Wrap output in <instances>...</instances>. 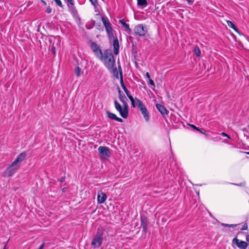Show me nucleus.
<instances>
[{"label": "nucleus", "mask_w": 249, "mask_h": 249, "mask_svg": "<svg viewBox=\"0 0 249 249\" xmlns=\"http://www.w3.org/2000/svg\"><path fill=\"white\" fill-rule=\"evenodd\" d=\"M135 100L136 101V105L137 107L140 110L145 121L148 122L149 120V115L146 107L140 100L137 98H135Z\"/></svg>", "instance_id": "obj_4"}, {"label": "nucleus", "mask_w": 249, "mask_h": 249, "mask_svg": "<svg viewBox=\"0 0 249 249\" xmlns=\"http://www.w3.org/2000/svg\"><path fill=\"white\" fill-rule=\"evenodd\" d=\"M132 55L134 58L137 56V48L136 46L132 45Z\"/></svg>", "instance_id": "obj_20"}, {"label": "nucleus", "mask_w": 249, "mask_h": 249, "mask_svg": "<svg viewBox=\"0 0 249 249\" xmlns=\"http://www.w3.org/2000/svg\"><path fill=\"white\" fill-rule=\"evenodd\" d=\"M247 154H248V155H249V152H247Z\"/></svg>", "instance_id": "obj_50"}, {"label": "nucleus", "mask_w": 249, "mask_h": 249, "mask_svg": "<svg viewBox=\"0 0 249 249\" xmlns=\"http://www.w3.org/2000/svg\"><path fill=\"white\" fill-rule=\"evenodd\" d=\"M98 151L102 159H106L109 157L110 152L107 147L100 146L98 148Z\"/></svg>", "instance_id": "obj_6"}, {"label": "nucleus", "mask_w": 249, "mask_h": 249, "mask_svg": "<svg viewBox=\"0 0 249 249\" xmlns=\"http://www.w3.org/2000/svg\"><path fill=\"white\" fill-rule=\"evenodd\" d=\"M222 135L225 136V137H228V138L230 139L231 138L230 137V136L227 135L226 133H225V132H222Z\"/></svg>", "instance_id": "obj_37"}, {"label": "nucleus", "mask_w": 249, "mask_h": 249, "mask_svg": "<svg viewBox=\"0 0 249 249\" xmlns=\"http://www.w3.org/2000/svg\"><path fill=\"white\" fill-rule=\"evenodd\" d=\"M141 226L142 227V231L146 234L148 231V219L144 215H141Z\"/></svg>", "instance_id": "obj_10"}, {"label": "nucleus", "mask_w": 249, "mask_h": 249, "mask_svg": "<svg viewBox=\"0 0 249 249\" xmlns=\"http://www.w3.org/2000/svg\"><path fill=\"white\" fill-rule=\"evenodd\" d=\"M89 1L91 3V4L94 6H95L97 3V0H89Z\"/></svg>", "instance_id": "obj_33"}, {"label": "nucleus", "mask_w": 249, "mask_h": 249, "mask_svg": "<svg viewBox=\"0 0 249 249\" xmlns=\"http://www.w3.org/2000/svg\"><path fill=\"white\" fill-rule=\"evenodd\" d=\"M106 113L107 114V117L110 119L115 120L121 123L123 122V121L122 119L117 117V116L115 114L111 113L109 111H106Z\"/></svg>", "instance_id": "obj_14"}, {"label": "nucleus", "mask_w": 249, "mask_h": 249, "mask_svg": "<svg viewBox=\"0 0 249 249\" xmlns=\"http://www.w3.org/2000/svg\"><path fill=\"white\" fill-rule=\"evenodd\" d=\"M102 21L104 25L107 32H109L111 30H113V29L111 26V24L110 23L109 21L108 20L107 18L104 17H102Z\"/></svg>", "instance_id": "obj_13"}, {"label": "nucleus", "mask_w": 249, "mask_h": 249, "mask_svg": "<svg viewBox=\"0 0 249 249\" xmlns=\"http://www.w3.org/2000/svg\"><path fill=\"white\" fill-rule=\"evenodd\" d=\"M118 69H119V72L120 74V71H121L123 73L122 70V68H121V67L120 65H119V66H118Z\"/></svg>", "instance_id": "obj_41"}, {"label": "nucleus", "mask_w": 249, "mask_h": 249, "mask_svg": "<svg viewBox=\"0 0 249 249\" xmlns=\"http://www.w3.org/2000/svg\"><path fill=\"white\" fill-rule=\"evenodd\" d=\"M103 238L102 234L98 232L91 243V246L99 248L102 243Z\"/></svg>", "instance_id": "obj_8"}, {"label": "nucleus", "mask_w": 249, "mask_h": 249, "mask_svg": "<svg viewBox=\"0 0 249 249\" xmlns=\"http://www.w3.org/2000/svg\"><path fill=\"white\" fill-rule=\"evenodd\" d=\"M90 48L97 57L99 58L100 57L102 58V54H103V53H102V51L100 49L99 46L96 43L94 42H91L90 44Z\"/></svg>", "instance_id": "obj_7"}, {"label": "nucleus", "mask_w": 249, "mask_h": 249, "mask_svg": "<svg viewBox=\"0 0 249 249\" xmlns=\"http://www.w3.org/2000/svg\"><path fill=\"white\" fill-rule=\"evenodd\" d=\"M128 98L130 99V101L131 102L132 106L133 107H135V101L133 97L131 96V94L127 96Z\"/></svg>", "instance_id": "obj_26"}, {"label": "nucleus", "mask_w": 249, "mask_h": 249, "mask_svg": "<svg viewBox=\"0 0 249 249\" xmlns=\"http://www.w3.org/2000/svg\"><path fill=\"white\" fill-rule=\"evenodd\" d=\"M81 70L79 67H76L74 70L75 74L77 76H79L80 75Z\"/></svg>", "instance_id": "obj_25"}, {"label": "nucleus", "mask_w": 249, "mask_h": 249, "mask_svg": "<svg viewBox=\"0 0 249 249\" xmlns=\"http://www.w3.org/2000/svg\"><path fill=\"white\" fill-rule=\"evenodd\" d=\"M56 4L60 7H63V5L60 0H54Z\"/></svg>", "instance_id": "obj_28"}, {"label": "nucleus", "mask_w": 249, "mask_h": 249, "mask_svg": "<svg viewBox=\"0 0 249 249\" xmlns=\"http://www.w3.org/2000/svg\"><path fill=\"white\" fill-rule=\"evenodd\" d=\"M46 12L48 13V14H50L52 12V8L50 7V6H48L47 7V9H46Z\"/></svg>", "instance_id": "obj_31"}, {"label": "nucleus", "mask_w": 249, "mask_h": 249, "mask_svg": "<svg viewBox=\"0 0 249 249\" xmlns=\"http://www.w3.org/2000/svg\"><path fill=\"white\" fill-rule=\"evenodd\" d=\"M41 2L44 5H47V3L43 0H41Z\"/></svg>", "instance_id": "obj_45"}, {"label": "nucleus", "mask_w": 249, "mask_h": 249, "mask_svg": "<svg viewBox=\"0 0 249 249\" xmlns=\"http://www.w3.org/2000/svg\"><path fill=\"white\" fill-rule=\"evenodd\" d=\"M67 5L69 9L74 7V1L69 4H67Z\"/></svg>", "instance_id": "obj_30"}, {"label": "nucleus", "mask_w": 249, "mask_h": 249, "mask_svg": "<svg viewBox=\"0 0 249 249\" xmlns=\"http://www.w3.org/2000/svg\"><path fill=\"white\" fill-rule=\"evenodd\" d=\"M187 2L190 4H193L194 1L192 0H186Z\"/></svg>", "instance_id": "obj_39"}, {"label": "nucleus", "mask_w": 249, "mask_h": 249, "mask_svg": "<svg viewBox=\"0 0 249 249\" xmlns=\"http://www.w3.org/2000/svg\"><path fill=\"white\" fill-rule=\"evenodd\" d=\"M243 232H242V231H239V232H238V233H237V234H243Z\"/></svg>", "instance_id": "obj_49"}, {"label": "nucleus", "mask_w": 249, "mask_h": 249, "mask_svg": "<svg viewBox=\"0 0 249 249\" xmlns=\"http://www.w3.org/2000/svg\"><path fill=\"white\" fill-rule=\"evenodd\" d=\"M156 106L157 109L161 113L164 118H165L166 116H168L169 111L166 109L164 106L160 104H157Z\"/></svg>", "instance_id": "obj_11"}, {"label": "nucleus", "mask_w": 249, "mask_h": 249, "mask_svg": "<svg viewBox=\"0 0 249 249\" xmlns=\"http://www.w3.org/2000/svg\"><path fill=\"white\" fill-rule=\"evenodd\" d=\"M246 240H247V242L249 243V234L246 235Z\"/></svg>", "instance_id": "obj_43"}, {"label": "nucleus", "mask_w": 249, "mask_h": 249, "mask_svg": "<svg viewBox=\"0 0 249 249\" xmlns=\"http://www.w3.org/2000/svg\"><path fill=\"white\" fill-rule=\"evenodd\" d=\"M120 84L122 88L124 90L125 89H127L124 84L123 78V73L121 71H120Z\"/></svg>", "instance_id": "obj_21"}, {"label": "nucleus", "mask_w": 249, "mask_h": 249, "mask_svg": "<svg viewBox=\"0 0 249 249\" xmlns=\"http://www.w3.org/2000/svg\"><path fill=\"white\" fill-rule=\"evenodd\" d=\"M194 52L197 56H200L201 55V51L197 46H196L194 48Z\"/></svg>", "instance_id": "obj_22"}, {"label": "nucleus", "mask_w": 249, "mask_h": 249, "mask_svg": "<svg viewBox=\"0 0 249 249\" xmlns=\"http://www.w3.org/2000/svg\"><path fill=\"white\" fill-rule=\"evenodd\" d=\"M112 69V71H113V74H114V76L115 77H116V78L118 79L119 78V71H117V69L116 68H113Z\"/></svg>", "instance_id": "obj_23"}, {"label": "nucleus", "mask_w": 249, "mask_h": 249, "mask_svg": "<svg viewBox=\"0 0 249 249\" xmlns=\"http://www.w3.org/2000/svg\"><path fill=\"white\" fill-rule=\"evenodd\" d=\"M68 4H69L70 3L73 2L74 1L73 0H66Z\"/></svg>", "instance_id": "obj_44"}, {"label": "nucleus", "mask_w": 249, "mask_h": 249, "mask_svg": "<svg viewBox=\"0 0 249 249\" xmlns=\"http://www.w3.org/2000/svg\"><path fill=\"white\" fill-rule=\"evenodd\" d=\"M248 224H247V222H245V223H244V224L243 225V226L242 228H241L240 229V230H241V231L247 230H248Z\"/></svg>", "instance_id": "obj_27"}, {"label": "nucleus", "mask_w": 249, "mask_h": 249, "mask_svg": "<svg viewBox=\"0 0 249 249\" xmlns=\"http://www.w3.org/2000/svg\"><path fill=\"white\" fill-rule=\"evenodd\" d=\"M113 31V30H111L107 32L109 40H111L112 38L113 39L114 37H115V36H114Z\"/></svg>", "instance_id": "obj_24"}, {"label": "nucleus", "mask_w": 249, "mask_h": 249, "mask_svg": "<svg viewBox=\"0 0 249 249\" xmlns=\"http://www.w3.org/2000/svg\"><path fill=\"white\" fill-rule=\"evenodd\" d=\"M146 76L147 77V78H148L149 79H150V74L149 73V72H147L146 73Z\"/></svg>", "instance_id": "obj_42"}, {"label": "nucleus", "mask_w": 249, "mask_h": 249, "mask_svg": "<svg viewBox=\"0 0 249 249\" xmlns=\"http://www.w3.org/2000/svg\"><path fill=\"white\" fill-rule=\"evenodd\" d=\"M113 52L115 55H117L119 52V43L117 36L114 37L113 40Z\"/></svg>", "instance_id": "obj_12"}, {"label": "nucleus", "mask_w": 249, "mask_h": 249, "mask_svg": "<svg viewBox=\"0 0 249 249\" xmlns=\"http://www.w3.org/2000/svg\"><path fill=\"white\" fill-rule=\"evenodd\" d=\"M71 10V14L73 16V17L76 18L78 19L79 20H80V18L78 16V12L76 8L74 7L71 8L70 9Z\"/></svg>", "instance_id": "obj_17"}, {"label": "nucleus", "mask_w": 249, "mask_h": 249, "mask_svg": "<svg viewBox=\"0 0 249 249\" xmlns=\"http://www.w3.org/2000/svg\"><path fill=\"white\" fill-rule=\"evenodd\" d=\"M118 89L119 93L118 97L121 102L123 103V107H122L121 105L116 100L114 101L115 107L116 109L119 112L121 117L126 119L128 116V106L126 102L127 99L123 91L121 90L120 89L119 87Z\"/></svg>", "instance_id": "obj_1"}, {"label": "nucleus", "mask_w": 249, "mask_h": 249, "mask_svg": "<svg viewBox=\"0 0 249 249\" xmlns=\"http://www.w3.org/2000/svg\"><path fill=\"white\" fill-rule=\"evenodd\" d=\"M134 31L135 36H144L147 32L146 27H144L142 24H139L136 26Z\"/></svg>", "instance_id": "obj_5"}, {"label": "nucleus", "mask_w": 249, "mask_h": 249, "mask_svg": "<svg viewBox=\"0 0 249 249\" xmlns=\"http://www.w3.org/2000/svg\"><path fill=\"white\" fill-rule=\"evenodd\" d=\"M119 22L126 30L127 33L130 34L132 32V30L129 28V25L126 23L124 19H120Z\"/></svg>", "instance_id": "obj_16"}, {"label": "nucleus", "mask_w": 249, "mask_h": 249, "mask_svg": "<svg viewBox=\"0 0 249 249\" xmlns=\"http://www.w3.org/2000/svg\"><path fill=\"white\" fill-rule=\"evenodd\" d=\"M26 156L25 152L19 154L16 160L5 169L2 173V177H10L12 176L19 167V162H22Z\"/></svg>", "instance_id": "obj_2"}, {"label": "nucleus", "mask_w": 249, "mask_h": 249, "mask_svg": "<svg viewBox=\"0 0 249 249\" xmlns=\"http://www.w3.org/2000/svg\"><path fill=\"white\" fill-rule=\"evenodd\" d=\"M107 196L105 193L101 192L98 195V201L99 203H103L107 199Z\"/></svg>", "instance_id": "obj_15"}, {"label": "nucleus", "mask_w": 249, "mask_h": 249, "mask_svg": "<svg viewBox=\"0 0 249 249\" xmlns=\"http://www.w3.org/2000/svg\"><path fill=\"white\" fill-rule=\"evenodd\" d=\"M51 51L53 52V54H55V48L53 46H53L51 48Z\"/></svg>", "instance_id": "obj_35"}, {"label": "nucleus", "mask_w": 249, "mask_h": 249, "mask_svg": "<svg viewBox=\"0 0 249 249\" xmlns=\"http://www.w3.org/2000/svg\"><path fill=\"white\" fill-rule=\"evenodd\" d=\"M99 59L104 63L108 70H112L114 67L115 59L111 50H106L102 54V58L100 57Z\"/></svg>", "instance_id": "obj_3"}, {"label": "nucleus", "mask_w": 249, "mask_h": 249, "mask_svg": "<svg viewBox=\"0 0 249 249\" xmlns=\"http://www.w3.org/2000/svg\"><path fill=\"white\" fill-rule=\"evenodd\" d=\"M232 244L236 245L240 249H246L248 246L247 242L243 241H240L236 237L234 238L232 241Z\"/></svg>", "instance_id": "obj_9"}, {"label": "nucleus", "mask_w": 249, "mask_h": 249, "mask_svg": "<svg viewBox=\"0 0 249 249\" xmlns=\"http://www.w3.org/2000/svg\"><path fill=\"white\" fill-rule=\"evenodd\" d=\"M149 84L151 86H153V87H155V83H154L153 80H152L151 79H149Z\"/></svg>", "instance_id": "obj_34"}, {"label": "nucleus", "mask_w": 249, "mask_h": 249, "mask_svg": "<svg viewBox=\"0 0 249 249\" xmlns=\"http://www.w3.org/2000/svg\"><path fill=\"white\" fill-rule=\"evenodd\" d=\"M222 225L225 227H230V224L222 223Z\"/></svg>", "instance_id": "obj_40"}, {"label": "nucleus", "mask_w": 249, "mask_h": 249, "mask_svg": "<svg viewBox=\"0 0 249 249\" xmlns=\"http://www.w3.org/2000/svg\"><path fill=\"white\" fill-rule=\"evenodd\" d=\"M124 90L125 92V93H126L127 96L130 94V92L127 89H124Z\"/></svg>", "instance_id": "obj_36"}, {"label": "nucleus", "mask_w": 249, "mask_h": 249, "mask_svg": "<svg viewBox=\"0 0 249 249\" xmlns=\"http://www.w3.org/2000/svg\"><path fill=\"white\" fill-rule=\"evenodd\" d=\"M44 247V244H42L39 248L38 249H42Z\"/></svg>", "instance_id": "obj_46"}, {"label": "nucleus", "mask_w": 249, "mask_h": 249, "mask_svg": "<svg viewBox=\"0 0 249 249\" xmlns=\"http://www.w3.org/2000/svg\"><path fill=\"white\" fill-rule=\"evenodd\" d=\"M3 249H8V248H7V246H6V244L5 245V246H4V248H3Z\"/></svg>", "instance_id": "obj_48"}, {"label": "nucleus", "mask_w": 249, "mask_h": 249, "mask_svg": "<svg viewBox=\"0 0 249 249\" xmlns=\"http://www.w3.org/2000/svg\"><path fill=\"white\" fill-rule=\"evenodd\" d=\"M65 180V177H63L57 179L58 181L60 182H63Z\"/></svg>", "instance_id": "obj_32"}, {"label": "nucleus", "mask_w": 249, "mask_h": 249, "mask_svg": "<svg viewBox=\"0 0 249 249\" xmlns=\"http://www.w3.org/2000/svg\"><path fill=\"white\" fill-rule=\"evenodd\" d=\"M238 224H230V228H234L236 227Z\"/></svg>", "instance_id": "obj_38"}, {"label": "nucleus", "mask_w": 249, "mask_h": 249, "mask_svg": "<svg viewBox=\"0 0 249 249\" xmlns=\"http://www.w3.org/2000/svg\"><path fill=\"white\" fill-rule=\"evenodd\" d=\"M190 126H191V127L193 128L194 129H196V130L200 132V133H203V132L202 131H201L199 130V129L198 127H197L195 125H194V124H190Z\"/></svg>", "instance_id": "obj_29"}, {"label": "nucleus", "mask_w": 249, "mask_h": 249, "mask_svg": "<svg viewBox=\"0 0 249 249\" xmlns=\"http://www.w3.org/2000/svg\"><path fill=\"white\" fill-rule=\"evenodd\" d=\"M67 189L66 188H63L62 189V191L63 192H65L66 190Z\"/></svg>", "instance_id": "obj_47"}, {"label": "nucleus", "mask_w": 249, "mask_h": 249, "mask_svg": "<svg viewBox=\"0 0 249 249\" xmlns=\"http://www.w3.org/2000/svg\"><path fill=\"white\" fill-rule=\"evenodd\" d=\"M227 23L230 27L232 28L236 33L240 34L239 30L232 22L230 20H227Z\"/></svg>", "instance_id": "obj_18"}, {"label": "nucleus", "mask_w": 249, "mask_h": 249, "mask_svg": "<svg viewBox=\"0 0 249 249\" xmlns=\"http://www.w3.org/2000/svg\"><path fill=\"white\" fill-rule=\"evenodd\" d=\"M137 4L138 6H146L148 3L146 0H137Z\"/></svg>", "instance_id": "obj_19"}]
</instances>
